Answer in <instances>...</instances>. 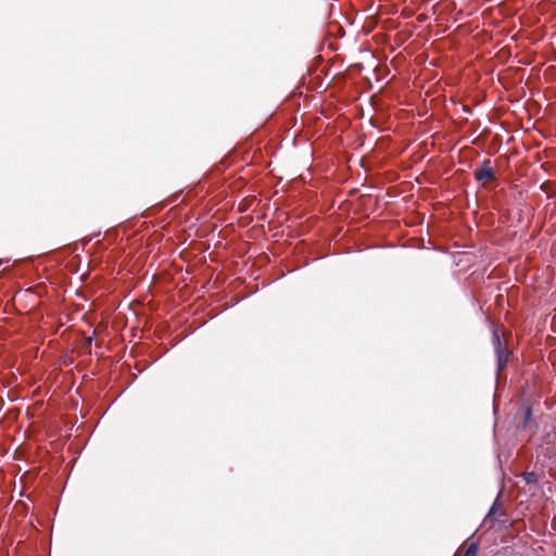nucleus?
<instances>
[{
	"label": "nucleus",
	"instance_id": "nucleus-6",
	"mask_svg": "<svg viewBox=\"0 0 556 556\" xmlns=\"http://www.w3.org/2000/svg\"><path fill=\"white\" fill-rule=\"evenodd\" d=\"M531 420H532V407L528 405L525 408L522 427H527Z\"/></svg>",
	"mask_w": 556,
	"mask_h": 556
},
{
	"label": "nucleus",
	"instance_id": "nucleus-1",
	"mask_svg": "<svg viewBox=\"0 0 556 556\" xmlns=\"http://www.w3.org/2000/svg\"><path fill=\"white\" fill-rule=\"evenodd\" d=\"M491 332L492 345L496 356V374L498 375L503 369L506 368L511 353L507 345L502 341L500 329L497 327H492Z\"/></svg>",
	"mask_w": 556,
	"mask_h": 556
},
{
	"label": "nucleus",
	"instance_id": "nucleus-7",
	"mask_svg": "<svg viewBox=\"0 0 556 556\" xmlns=\"http://www.w3.org/2000/svg\"><path fill=\"white\" fill-rule=\"evenodd\" d=\"M462 111L468 115H471L472 114V110L470 106L466 105V104H463L462 105Z\"/></svg>",
	"mask_w": 556,
	"mask_h": 556
},
{
	"label": "nucleus",
	"instance_id": "nucleus-2",
	"mask_svg": "<svg viewBox=\"0 0 556 556\" xmlns=\"http://www.w3.org/2000/svg\"><path fill=\"white\" fill-rule=\"evenodd\" d=\"M496 173L492 166V162L488 159L481 161L473 170V177L477 182L494 179Z\"/></svg>",
	"mask_w": 556,
	"mask_h": 556
},
{
	"label": "nucleus",
	"instance_id": "nucleus-5",
	"mask_svg": "<svg viewBox=\"0 0 556 556\" xmlns=\"http://www.w3.org/2000/svg\"><path fill=\"white\" fill-rule=\"evenodd\" d=\"M479 549V544L477 542H472L468 545L464 556H477Z\"/></svg>",
	"mask_w": 556,
	"mask_h": 556
},
{
	"label": "nucleus",
	"instance_id": "nucleus-8",
	"mask_svg": "<svg viewBox=\"0 0 556 556\" xmlns=\"http://www.w3.org/2000/svg\"><path fill=\"white\" fill-rule=\"evenodd\" d=\"M92 340H93V337H92V336H91V337H88V338L86 339L87 344H89V345H90V344H91V342H92Z\"/></svg>",
	"mask_w": 556,
	"mask_h": 556
},
{
	"label": "nucleus",
	"instance_id": "nucleus-3",
	"mask_svg": "<svg viewBox=\"0 0 556 556\" xmlns=\"http://www.w3.org/2000/svg\"><path fill=\"white\" fill-rule=\"evenodd\" d=\"M501 493L497 494L495 501L491 505L486 518H491L492 515H495L497 511H501V515H504V511H502V503L500 501Z\"/></svg>",
	"mask_w": 556,
	"mask_h": 556
},
{
	"label": "nucleus",
	"instance_id": "nucleus-4",
	"mask_svg": "<svg viewBox=\"0 0 556 556\" xmlns=\"http://www.w3.org/2000/svg\"><path fill=\"white\" fill-rule=\"evenodd\" d=\"M522 479L527 484H534L539 480L538 475L534 471L522 473Z\"/></svg>",
	"mask_w": 556,
	"mask_h": 556
}]
</instances>
